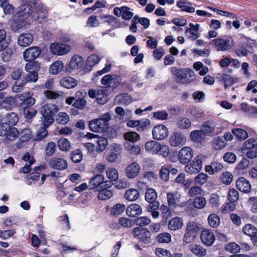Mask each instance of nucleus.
<instances>
[{"label":"nucleus","instance_id":"nucleus-35","mask_svg":"<svg viewBox=\"0 0 257 257\" xmlns=\"http://www.w3.org/2000/svg\"><path fill=\"white\" fill-rule=\"evenodd\" d=\"M205 135L201 130H194L190 133L189 137L190 140L193 142H201L205 138Z\"/></svg>","mask_w":257,"mask_h":257},{"label":"nucleus","instance_id":"nucleus-50","mask_svg":"<svg viewBox=\"0 0 257 257\" xmlns=\"http://www.w3.org/2000/svg\"><path fill=\"white\" fill-rule=\"evenodd\" d=\"M226 144L224 140L219 137L215 138L213 141L212 146L215 150H221L225 147Z\"/></svg>","mask_w":257,"mask_h":257},{"label":"nucleus","instance_id":"nucleus-38","mask_svg":"<svg viewBox=\"0 0 257 257\" xmlns=\"http://www.w3.org/2000/svg\"><path fill=\"white\" fill-rule=\"evenodd\" d=\"M63 63L61 61H57L51 65L49 70L51 73L57 74L63 70Z\"/></svg>","mask_w":257,"mask_h":257},{"label":"nucleus","instance_id":"nucleus-27","mask_svg":"<svg viewBox=\"0 0 257 257\" xmlns=\"http://www.w3.org/2000/svg\"><path fill=\"white\" fill-rule=\"evenodd\" d=\"M84 64L83 58L79 55L73 56L69 63V67L71 69H78Z\"/></svg>","mask_w":257,"mask_h":257},{"label":"nucleus","instance_id":"nucleus-56","mask_svg":"<svg viewBox=\"0 0 257 257\" xmlns=\"http://www.w3.org/2000/svg\"><path fill=\"white\" fill-rule=\"evenodd\" d=\"M225 249L232 253H236L240 251V247L235 242H230L226 244Z\"/></svg>","mask_w":257,"mask_h":257},{"label":"nucleus","instance_id":"nucleus-45","mask_svg":"<svg viewBox=\"0 0 257 257\" xmlns=\"http://www.w3.org/2000/svg\"><path fill=\"white\" fill-rule=\"evenodd\" d=\"M191 124L190 120L187 117H180L177 122V126L181 129H187Z\"/></svg>","mask_w":257,"mask_h":257},{"label":"nucleus","instance_id":"nucleus-26","mask_svg":"<svg viewBox=\"0 0 257 257\" xmlns=\"http://www.w3.org/2000/svg\"><path fill=\"white\" fill-rule=\"evenodd\" d=\"M191 3L186 0H179L176 3V6L181 11L193 13L195 11V9L191 7Z\"/></svg>","mask_w":257,"mask_h":257},{"label":"nucleus","instance_id":"nucleus-9","mask_svg":"<svg viewBox=\"0 0 257 257\" xmlns=\"http://www.w3.org/2000/svg\"><path fill=\"white\" fill-rule=\"evenodd\" d=\"M200 225L195 221H189L186 225V228L183 236V240L186 243L193 241L198 232L200 230Z\"/></svg>","mask_w":257,"mask_h":257},{"label":"nucleus","instance_id":"nucleus-64","mask_svg":"<svg viewBox=\"0 0 257 257\" xmlns=\"http://www.w3.org/2000/svg\"><path fill=\"white\" fill-rule=\"evenodd\" d=\"M155 253L158 257H172L169 250L163 248H156Z\"/></svg>","mask_w":257,"mask_h":257},{"label":"nucleus","instance_id":"nucleus-17","mask_svg":"<svg viewBox=\"0 0 257 257\" xmlns=\"http://www.w3.org/2000/svg\"><path fill=\"white\" fill-rule=\"evenodd\" d=\"M49 165L54 169L64 170L68 168L67 162L60 158L53 157L49 161Z\"/></svg>","mask_w":257,"mask_h":257},{"label":"nucleus","instance_id":"nucleus-25","mask_svg":"<svg viewBox=\"0 0 257 257\" xmlns=\"http://www.w3.org/2000/svg\"><path fill=\"white\" fill-rule=\"evenodd\" d=\"M104 180V176L101 174H97L92 177L89 183V186L90 189L99 188L101 189L102 183Z\"/></svg>","mask_w":257,"mask_h":257},{"label":"nucleus","instance_id":"nucleus-58","mask_svg":"<svg viewBox=\"0 0 257 257\" xmlns=\"http://www.w3.org/2000/svg\"><path fill=\"white\" fill-rule=\"evenodd\" d=\"M209 204L212 207H218L220 205L219 197L216 194H212L209 199Z\"/></svg>","mask_w":257,"mask_h":257},{"label":"nucleus","instance_id":"nucleus-22","mask_svg":"<svg viewBox=\"0 0 257 257\" xmlns=\"http://www.w3.org/2000/svg\"><path fill=\"white\" fill-rule=\"evenodd\" d=\"M33 41V36L30 33L21 34L18 37V44L23 47L30 45Z\"/></svg>","mask_w":257,"mask_h":257},{"label":"nucleus","instance_id":"nucleus-55","mask_svg":"<svg viewBox=\"0 0 257 257\" xmlns=\"http://www.w3.org/2000/svg\"><path fill=\"white\" fill-rule=\"evenodd\" d=\"M56 144L53 142H49L46 147V155L48 156H51L55 154L56 150Z\"/></svg>","mask_w":257,"mask_h":257},{"label":"nucleus","instance_id":"nucleus-18","mask_svg":"<svg viewBox=\"0 0 257 257\" xmlns=\"http://www.w3.org/2000/svg\"><path fill=\"white\" fill-rule=\"evenodd\" d=\"M122 150L120 145L114 144L111 146L109 154L106 156V160L109 162H114L117 159L118 155L120 154Z\"/></svg>","mask_w":257,"mask_h":257},{"label":"nucleus","instance_id":"nucleus-8","mask_svg":"<svg viewBox=\"0 0 257 257\" xmlns=\"http://www.w3.org/2000/svg\"><path fill=\"white\" fill-rule=\"evenodd\" d=\"M0 136L5 137L10 141H14L19 137V132L17 128L12 127L8 123H4V121L1 120L0 123Z\"/></svg>","mask_w":257,"mask_h":257},{"label":"nucleus","instance_id":"nucleus-61","mask_svg":"<svg viewBox=\"0 0 257 257\" xmlns=\"http://www.w3.org/2000/svg\"><path fill=\"white\" fill-rule=\"evenodd\" d=\"M190 114L197 119L202 118L204 116L203 111L200 108L194 106L190 108Z\"/></svg>","mask_w":257,"mask_h":257},{"label":"nucleus","instance_id":"nucleus-52","mask_svg":"<svg viewBox=\"0 0 257 257\" xmlns=\"http://www.w3.org/2000/svg\"><path fill=\"white\" fill-rule=\"evenodd\" d=\"M69 116L66 112H60L56 117V121L58 123L66 124L69 121Z\"/></svg>","mask_w":257,"mask_h":257},{"label":"nucleus","instance_id":"nucleus-29","mask_svg":"<svg viewBox=\"0 0 257 257\" xmlns=\"http://www.w3.org/2000/svg\"><path fill=\"white\" fill-rule=\"evenodd\" d=\"M223 168V166L221 163L218 162H213L210 165L206 166L205 171L211 175L221 171Z\"/></svg>","mask_w":257,"mask_h":257},{"label":"nucleus","instance_id":"nucleus-12","mask_svg":"<svg viewBox=\"0 0 257 257\" xmlns=\"http://www.w3.org/2000/svg\"><path fill=\"white\" fill-rule=\"evenodd\" d=\"M41 54V49L37 46H33L26 49L23 53L24 59L30 63L31 62H37L36 59Z\"/></svg>","mask_w":257,"mask_h":257},{"label":"nucleus","instance_id":"nucleus-63","mask_svg":"<svg viewBox=\"0 0 257 257\" xmlns=\"http://www.w3.org/2000/svg\"><path fill=\"white\" fill-rule=\"evenodd\" d=\"M158 240L161 243H169L171 241V235L167 232L159 234L157 236Z\"/></svg>","mask_w":257,"mask_h":257},{"label":"nucleus","instance_id":"nucleus-30","mask_svg":"<svg viewBox=\"0 0 257 257\" xmlns=\"http://www.w3.org/2000/svg\"><path fill=\"white\" fill-rule=\"evenodd\" d=\"M215 126V123L212 120H208L203 123L201 130L205 136H209L214 133Z\"/></svg>","mask_w":257,"mask_h":257},{"label":"nucleus","instance_id":"nucleus-5","mask_svg":"<svg viewBox=\"0 0 257 257\" xmlns=\"http://www.w3.org/2000/svg\"><path fill=\"white\" fill-rule=\"evenodd\" d=\"M172 71L176 77L177 82L183 84L190 83L195 78V74L193 71L187 69H177L172 68Z\"/></svg>","mask_w":257,"mask_h":257},{"label":"nucleus","instance_id":"nucleus-62","mask_svg":"<svg viewBox=\"0 0 257 257\" xmlns=\"http://www.w3.org/2000/svg\"><path fill=\"white\" fill-rule=\"evenodd\" d=\"M118 223L122 227L129 228L134 225L133 219H131L125 217H121L119 219Z\"/></svg>","mask_w":257,"mask_h":257},{"label":"nucleus","instance_id":"nucleus-14","mask_svg":"<svg viewBox=\"0 0 257 257\" xmlns=\"http://www.w3.org/2000/svg\"><path fill=\"white\" fill-rule=\"evenodd\" d=\"M202 168V160L201 158L197 157L191 163L185 166V171L190 174L198 173Z\"/></svg>","mask_w":257,"mask_h":257},{"label":"nucleus","instance_id":"nucleus-6","mask_svg":"<svg viewBox=\"0 0 257 257\" xmlns=\"http://www.w3.org/2000/svg\"><path fill=\"white\" fill-rule=\"evenodd\" d=\"M105 115L104 118H95L89 121L88 126L90 130L95 133L104 132L108 127V121L110 119L108 114Z\"/></svg>","mask_w":257,"mask_h":257},{"label":"nucleus","instance_id":"nucleus-36","mask_svg":"<svg viewBox=\"0 0 257 257\" xmlns=\"http://www.w3.org/2000/svg\"><path fill=\"white\" fill-rule=\"evenodd\" d=\"M97 144L96 148V151L98 153H101L105 150L108 145V141L105 137L99 136L97 137V140L95 141Z\"/></svg>","mask_w":257,"mask_h":257},{"label":"nucleus","instance_id":"nucleus-10","mask_svg":"<svg viewBox=\"0 0 257 257\" xmlns=\"http://www.w3.org/2000/svg\"><path fill=\"white\" fill-rule=\"evenodd\" d=\"M16 99V103L24 110L33 106L36 102L35 99L32 97L30 92L21 93Z\"/></svg>","mask_w":257,"mask_h":257},{"label":"nucleus","instance_id":"nucleus-49","mask_svg":"<svg viewBox=\"0 0 257 257\" xmlns=\"http://www.w3.org/2000/svg\"><path fill=\"white\" fill-rule=\"evenodd\" d=\"M125 209L124 204H116L114 205L110 210V213L113 215L121 214Z\"/></svg>","mask_w":257,"mask_h":257},{"label":"nucleus","instance_id":"nucleus-37","mask_svg":"<svg viewBox=\"0 0 257 257\" xmlns=\"http://www.w3.org/2000/svg\"><path fill=\"white\" fill-rule=\"evenodd\" d=\"M58 147L63 152H68L71 149V144L68 139L62 138L58 141Z\"/></svg>","mask_w":257,"mask_h":257},{"label":"nucleus","instance_id":"nucleus-23","mask_svg":"<svg viewBox=\"0 0 257 257\" xmlns=\"http://www.w3.org/2000/svg\"><path fill=\"white\" fill-rule=\"evenodd\" d=\"M19 116L17 113L13 112L7 113L5 116H3L2 119L4 123H8L12 127L17 124L19 120Z\"/></svg>","mask_w":257,"mask_h":257},{"label":"nucleus","instance_id":"nucleus-42","mask_svg":"<svg viewBox=\"0 0 257 257\" xmlns=\"http://www.w3.org/2000/svg\"><path fill=\"white\" fill-rule=\"evenodd\" d=\"M132 233L140 241H145V227H136L134 228Z\"/></svg>","mask_w":257,"mask_h":257},{"label":"nucleus","instance_id":"nucleus-47","mask_svg":"<svg viewBox=\"0 0 257 257\" xmlns=\"http://www.w3.org/2000/svg\"><path fill=\"white\" fill-rule=\"evenodd\" d=\"M208 222L210 226L216 228L220 223V218L217 215L213 213L208 216Z\"/></svg>","mask_w":257,"mask_h":257},{"label":"nucleus","instance_id":"nucleus-28","mask_svg":"<svg viewBox=\"0 0 257 257\" xmlns=\"http://www.w3.org/2000/svg\"><path fill=\"white\" fill-rule=\"evenodd\" d=\"M142 211L141 206L137 204H133L129 205L126 209V214L132 217H135L140 215Z\"/></svg>","mask_w":257,"mask_h":257},{"label":"nucleus","instance_id":"nucleus-19","mask_svg":"<svg viewBox=\"0 0 257 257\" xmlns=\"http://www.w3.org/2000/svg\"><path fill=\"white\" fill-rule=\"evenodd\" d=\"M201 239L205 245L210 246L215 241V238L213 233L208 229L202 231L201 233Z\"/></svg>","mask_w":257,"mask_h":257},{"label":"nucleus","instance_id":"nucleus-60","mask_svg":"<svg viewBox=\"0 0 257 257\" xmlns=\"http://www.w3.org/2000/svg\"><path fill=\"white\" fill-rule=\"evenodd\" d=\"M42 168V166L36 167L34 171L30 173L28 176L29 179L32 180L34 183L38 181L40 178V173L37 171L40 170Z\"/></svg>","mask_w":257,"mask_h":257},{"label":"nucleus","instance_id":"nucleus-11","mask_svg":"<svg viewBox=\"0 0 257 257\" xmlns=\"http://www.w3.org/2000/svg\"><path fill=\"white\" fill-rule=\"evenodd\" d=\"M194 151L189 147L182 148L178 152V159L181 164H188L194 157Z\"/></svg>","mask_w":257,"mask_h":257},{"label":"nucleus","instance_id":"nucleus-32","mask_svg":"<svg viewBox=\"0 0 257 257\" xmlns=\"http://www.w3.org/2000/svg\"><path fill=\"white\" fill-rule=\"evenodd\" d=\"M60 84L63 87L70 89L77 85V81L73 77L67 76L61 80Z\"/></svg>","mask_w":257,"mask_h":257},{"label":"nucleus","instance_id":"nucleus-21","mask_svg":"<svg viewBox=\"0 0 257 257\" xmlns=\"http://www.w3.org/2000/svg\"><path fill=\"white\" fill-rule=\"evenodd\" d=\"M140 171V167L136 162H133L127 166L125 170L126 176L128 178H134Z\"/></svg>","mask_w":257,"mask_h":257},{"label":"nucleus","instance_id":"nucleus-51","mask_svg":"<svg viewBox=\"0 0 257 257\" xmlns=\"http://www.w3.org/2000/svg\"><path fill=\"white\" fill-rule=\"evenodd\" d=\"M126 125L130 127H137L138 131H143L144 128L145 122L141 124V121L139 120H134L131 119L127 121Z\"/></svg>","mask_w":257,"mask_h":257},{"label":"nucleus","instance_id":"nucleus-1","mask_svg":"<svg viewBox=\"0 0 257 257\" xmlns=\"http://www.w3.org/2000/svg\"><path fill=\"white\" fill-rule=\"evenodd\" d=\"M25 3L20 7L21 11L19 16H22L25 20L31 17L34 21L40 23L46 21L48 9L41 4L40 0H23Z\"/></svg>","mask_w":257,"mask_h":257},{"label":"nucleus","instance_id":"nucleus-53","mask_svg":"<svg viewBox=\"0 0 257 257\" xmlns=\"http://www.w3.org/2000/svg\"><path fill=\"white\" fill-rule=\"evenodd\" d=\"M124 138L131 143H135L136 141L140 139V136L136 132H130L124 134Z\"/></svg>","mask_w":257,"mask_h":257},{"label":"nucleus","instance_id":"nucleus-39","mask_svg":"<svg viewBox=\"0 0 257 257\" xmlns=\"http://www.w3.org/2000/svg\"><path fill=\"white\" fill-rule=\"evenodd\" d=\"M9 39H7L6 31L4 29H0V52L6 49L9 44Z\"/></svg>","mask_w":257,"mask_h":257},{"label":"nucleus","instance_id":"nucleus-34","mask_svg":"<svg viewBox=\"0 0 257 257\" xmlns=\"http://www.w3.org/2000/svg\"><path fill=\"white\" fill-rule=\"evenodd\" d=\"M140 193L138 190L131 188L126 191L124 198L130 201H135L139 198Z\"/></svg>","mask_w":257,"mask_h":257},{"label":"nucleus","instance_id":"nucleus-3","mask_svg":"<svg viewBox=\"0 0 257 257\" xmlns=\"http://www.w3.org/2000/svg\"><path fill=\"white\" fill-rule=\"evenodd\" d=\"M40 68V64L38 62L27 63L25 70L27 73L14 83L12 87V91L15 93L20 92L27 83L36 82L39 79L38 72Z\"/></svg>","mask_w":257,"mask_h":257},{"label":"nucleus","instance_id":"nucleus-24","mask_svg":"<svg viewBox=\"0 0 257 257\" xmlns=\"http://www.w3.org/2000/svg\"><path fill=\"white\" fill-rule=\"evenodd\" d=\"M100 59L99 56L96 54H91L87 59L85 65V70L88 72L92 69V67L97 64Z\"/></svg>","mask_w":257,"mask_h":257},{"label":"nucleus","instance_id":"nucleus-15","mask_svg":"<svg viewBox=\"0 0 257 257\" xmlns=\"http://www.w3.org/2000/svg\"><path fill=\"white\" fill-rule=\"evenodd\" d=\"M186 138L184 134L180 132H175L169 138V143L172 147H181L185 145Z\"/></svg>","mask_w":257,"mask_h":257},{"label":"nucleus","instance_id":"nucleus-54","mask_svg":"<svg viewBox=\"0 0 257 257\" xmlns=\"http://www.w3.org/2000/svg\"><path fill=\"white\" fill-rule=\"evenodd\" d=\"M218 78L223 82L225 88L231 86L234 83V79L231 76L226 74H224L221 75V77H218Z\"/></svg>","mask_w":257,"mask_h":257},{"label":"nucleus","instance_id":"nucleus-2","mask_svg":"<svg viewBox=\"0 0 257 257\" xmlns=\"http://www.w3.org/2000/svg\"><path fill=\"white\" fill-rule=\"evenodd\" d=\"M59 110L55 104L47 103L41 107L40 112L42 115V126L36 134V141H42L48 136L47 128L55 121V116Z\"/></svg>","mask_w":257,"mask_h":257},{"label":"nucleus","instance_id":"nucleus-33","mask_svg":"<svg viewBox=\"0 0 257 257\" xmlns=\"http://www.w3.org/2000/svg\"><path fill=\"white\" fill-rule=\"evenodd\" d=\"M191 252L198 257H204L207 254L206 249L200 245L192 244L190 246Z\"/></svg>","mask_w":257,"mask_h":257},{"label":"nucleus","instance_id":"nucleus-7","mask_svg":"<svg viewBox=\"0 0 257 257\" xmlns=\"http://www.w3.org/2000/svg\"><path fill=\"white\" fill-rule=\"evenodd\" d=\"M210 44L217 51H226L230 49L234 45V41L231 36L217 38L211 41Z\"/></svg>","mask_w":257,"mask_h":257},{"label":"nucleus","instance_id":"nucleus-43","mask_svg":"<svg viewBox=\"0 0 257 257\" xmlns=\"http://www.w3.org/2000/svg\"><path fill=\"white\" fill-rule=\"evenodd\" d=\"M254 147H257V139L250 138L243 143L241 150L246 151Z\"/></svg>","mask_w":257,"mask_h":257},{"label":"nucleus","instance_id":"nucleus-40","mask_svg":"<svg viewBox=\"0 0 257 257\" xmlns=\"http://www.w3.org/2000/svg\"><path fill=\"white\" fill-rule=\"evenodd\" d=\"M70 158L73 163H79L83 159L82 151L80 149H76L72 151L70 153Z\"/></svg>","mask_w":257,"mask_h":257},{"label":"nucleus","instance_id":"nucleus-31","mask_svg":"<svg viewBox=\"0 0 257 257\" xmlns=\"http://www.w3.org/2000/svg\"><path fill=\"white\" fill-rule=\"evenodd\" d=\"M183 226V219L181 217H176L171 219L168 223V228L172 230L179 229Z\"/></svg>","mask_w":257,"mask_h":257},{"label":"nucleus","instance_id":"nucleus-57","mask_svg":"<svg viewBox=\"0 0 257 257\" xmlns=\"http://www.w3.org/2000/svg\"><path fill=\"white\" fill-rule=\"evenodd\" d=\"M157 198V194L156 191L152 189H148L146 192V200L149 201H155Z\"/></svg>","mask_w":257,"mask_h":257},{"label":"nucleus","instance_id":"nucleus-59","mask_svg":"<svg viewBox=\"0 0 257 257\" xmlns=\"http://www.w3.org/2000/svg\"><path fill=\"white\" fill-rule=\"evenodd\" d=\"M107 178L111 181H114L118 179V172L115 168H109L106 172Z\"/></svg>","mask_w":257,"mask_h":257},{"label":"nucleus","instance_id":"nucleus-16","mask_svg":"<svg viewBox=\"0 0 257 257\" xmlns=\"http://www.w3.org/2000/svg\"><path fill=\"white\" fill-rule=\"evenodd\" d=\"M169 134L167 127L162 124L155 126L152 131L153 138L157 140H162L166 138Z\"/></svg>","mask_w":257,"mask_h":257},{"label":"nucleus","instance_id":"nucleus-46","mask_svg":"<svg viewBox=\"0 0 257 257\" xmlns=\"http://www.w3.org/2000/svg\"><path fill=\"white\" fill-rule=\"evenodd\" d=\"M242 231L245 234L251 237L257 233V229L253 225L247 224L243 226Z\"/></svg>","mask_w":257,"mask_h":257},{"label":"nucleus","instance_id":"nucleus-4","mask_svg":"<svg viewBox=\"0 0 257 257\" xmlns=\"http://www.w3.org/2000/svg\"><path fill=\"white\" fill-rule=\"evenodd\" d=\"M146 151L152 155L158 154L166 157L169 154V148L166 145H161L157 141H150L146 143Z\"/></svg>","mask_w":257,"mask_h":257},{"label":"nucleus","instance_id":"nucleus-13","mask_svg":"<svg viewBox=\"0 0 257 257\" xmlns=\"http://www.w3.org/2000/svg\"><path fill=\"white\" fill-rule=\"evenodd\" d=\"M50 49L53 54L61 56L69 52L70 46L66 44L55 42L51 44Z\"/></svg>","mask_w":257,"mask_h":257},{"label":"nucleus","instance_id":"nucleus-44","mask_svg":"<svg viewBox=\"0 0 257 257\" xmlns=\"http://www.w3.org/2000/svg\"><path fill=\"white\" fill-rule=\"evenodd\" d=\"M231 132L236 138L239 140H244L248 137L247 133L241 128L232 129Z\"/></svg>","mask_w":257,"mask_h":257},{"label":"nucleus","instance_id":"nucleus-41","mask_svg":"<svg viewBox=\"0 0 257 257\" xmlns=\"http://www.w3.org/2000/svg\"><path fill=\"white\" fill-rule=\"evenodd\" d=\"M98 193V198L101 200H106L110 198L113 195V192L106 188L100 189Z\"/></svg>","mask_w":257,"mask_h":257},{"label":"nucleus","instance_id":"nucleus-20","mask_svg":"<svg viewBox=\"0 0 257 257\" xmlns=\"http://www.w3.org/2000/svg\"><path fill=\"white\" fill-rule=\"evenodd\" d=\"M236 187L238 190L244 193H248L251 190L249 181L244 177H240L237 179Z\"/></svg>","mask_w":257,"mask_h":257},{"label":"nucleus","instance_id":"nucleus-48","mask_svg":"<svg viewBox=\"0 0 257 257\" xmlns=\"http://www.w3.org/2000/svg\"><path fill=\"white\" fill-rule=\"evenodd\" d=\"M193 205L196 208L203 209L206 205V200L203 197H197L194 199Z\"/></svg>","mask_w":257,"mask_h":257}]
</instances>
